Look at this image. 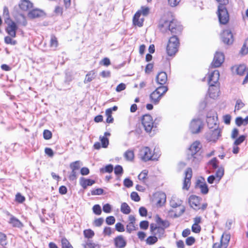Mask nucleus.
Returning a JSON list of instances; mask_svg holds the SVG:
<instances>
[{
	"label": "nucleus",
	"mask_w": 248,
	"mask_h": 248,
	"mask_svg": "<svg viewBox=\"0 0 248 248\" xmlns=\"http://www.w3.org/2000/svg\"><path fill=\"white\" fill-rule=\"evenodd\" d=\"M159 28L162 32L170 31L171 34H174L169 40L166 51L169 56H174L178 50L180 45L179 40L176 34L181 33L183 30L182 27L178 24L175 20H167L162 18L160 21Z\"/></svg>",
	"instance_id": "obj_1"
},
{
	"label": "nucleus",
	"mask_w": 248,
	"mask_h": 248,
	"mask_svg": "<svg viewBox=\"0 0 248 248\" xmlns=\"http://www.w3.org/2000/svg\"><path fill=\"white\" fill-rule=\"evenodd\" d=\"M201 148L202 145L198 141L194 142L189 147L187 159L192 165H197L202 160Z\"/></svg>",
	"instance_id": "obj_2"
},
{
	"label": "nucleus",
	"mask_w": 248,
	"mask_h": 248,
	"mask_svg": "<svg viewBox=\"0 0 248 248\" xmlns=\"http://www.w3.org/2000/svg\"><path fill=\"white\" fill-rule=\"evenodd\" d=\"M218 3L217 15L220 24L225 25L229 20V15L227 9L229 0H216Z\"/></svg>",
	"instance_id": "obj_3"
},
{
	"label": "nucleus",
	"mask_w": 248,
	"mask_h": 248,
	"mask_svg": "<svg viewBox=\"0 0 248 248\" xmlns=\"http://www.w3.org/2000/svg\"><path fill=\"white\" fill-rule=\"evenodd\" d=\"M155 149L153 154L151 149L148 147H144L141 150V159L144 161L157 160L159 157V152H155Z\"/></svg>",
	"instance_id": "obj_4"
},
{
	"label": "nucleus",
	"mask_w": 248,
	"mask_h": 248,
	"mask_svg": "<svg viewBox=\"0 0 248 248\" xmlns=\"http://www.w3.org/2000/svg\"><path fill=\"white\" fill-rule=\"evenodd\" d=\"M155 224H151L150 225L151 232H153L156 229H158V231H164L170 225V223L168 220L162 219L158 215L155 216Z\"/></svg>",
	"instance_id": "obj_5"
},
{
	"label": "nucleus",
	"mask_w": 248,
	"mask_h": 248,
	"mask_svg": "<svg viewBox=\"0 0 248 248\" xmlns=\"http://www.w3.org/2000/svg\"><path fill=\"white\" fill-rule=\"evenodd\" d=\"M203 123L201 119H193L190 124L189 129L192 133L198 134L203 128Z\"/></svg>",
	"instance_id": "obj_6"
},
{
	"label": "nucleus",
	"mask_w": 248,
	"mask_h": 248,
	"mask_svg": "<svg viewBox=\"0 0 248 248\" xmlns=\"http://www.w3.org/2000/svg\"><path fill=\"white\" fill-rule=\"evenodd\" d=\"M141 123L145 130L148 133L151 132L154 124L152 116L148 114L144 115L141 119Z\"/></svg>",
	"instance_id": "obj_7"
},
{
	"label": "nucleus",
	"mask_w": 248,
	"mask_h": 248,
	"mask_svg": "<svg viewBox=\"0 0 248 248\" xmlns=\"http://www.w3.org/2000/svg\"><path fill=\"white\" fill-rule=\"evenodd\" d=\"M5 23L7 25L5 29L6 32L11 37H15L16 36V32L18 29V27L16 23L12 20L9 21H5Z\"/></svg>",
	"instance_id": "obj_8"
},
{
	"label": "nucleus",
	"mask_w": 248,
	"mask_h": 248,
	"mask_svg": "<svg viewBox=\"0 0 248 248\" xmlns=\"http://www.w3.org/2000/svg\"><path fill=\"white\" fill-rule=\"evenodd\" d=\"M166 199V196L165 193L156 192L153 194L152 201L153 202H156L157 205L161 206L165 202Z\"/></svg>",
	"instance_id": "obj_9"
},
{
	"label": "nucleus",
	"mask_w": 248,
	"mask_h": 248,
	"mask_svg": "<svg viewBox=\"0 0 248 248\" xmlns=\"http://www.w3.org/2000/svg\"><path fill=\"white\" fill-rule=\"evenodd\" d=\"M224 61V54L220 52H216L215 54L213 61L211 63L212 66L214 67H218Z\"/></svg>",
	"instance_id": "obj_10"
},
{
	"label": "nucleus",
	"mask_w": 248,
	"mask_h": 248,
	"mask_svg": "<svg viewBox=\"0 0 248 248\" xmlns=\"http://www.w3.org/2000/svg\"><path fill=\"white\" fill-rule=\"evenodd\" d=\"M221 38L223 42L228 45L232 44L233 42L232 34L229 30L223 31L221 34Z\"/></svg>",
	"instance_id": "obj_11"
},
{
	"label": "nucleus",
	"mask_w": 248,
	"mask_h": 248,
	"mask_svg": "<svg viewBox=\"0 0 248 248\" xmlns=\"http://www.w3.org/2000/svg\"><path fill=\"white\" fill-rule=\"evenodd\" d=\"M202 198L196 195H191L188 199V202L190 206L195 210L200 209V202Z\"/></svg>",
	"instance_id": "obj_12"
},
{
	"label": "nucleus",
	"mask_w": 248,
	"mask_h": 248,
	"mask_svg": "<svg viewBox=\"0 0 248 248\" xmlns=\"http://www.w3.org/2000/svg\"><path fill=\"white\" fill-rule=\"evenodd\" d=\"M185 177L183 183V188L188 190L190 186V180L192 175V169L188 168L185 171Z\"/></svg>",
	"instance_id": "obj_13"
},
{
	"label": "nucleus",
	"mask_w": 248,
	"mask_h": 248,
	"mask_svg": "<svg viewBox=\"0 0 248 248\" xmlns=\"http://www.w3.org/2000/svg\"><path fill=\"white\" fill-rule=\"evenodd\" d=\"M219 78V73L217 70H214L209 75L208 84L209 86H214L217 84Z\"/></svg>",
	"instance_id": "obj_14"
},
{
	"label": "nucleus",
	"mask_w": 248,
	"mask_h": 248,
	"mask_svg": "<svg viewBox=\"0 0 248 248\" xmlns=\"http://www.w3.org/2000/svg\"><path fill=\"white\" fill-rule=\"evenodd\" d=\"M221 136L220 130L215 128L214 130L208 133L206 135V138L209 141L216 142Z\"/></svg>",
	"instance_id": "obj_15"
},
{
	"label": "nucleus",
	"mask_w": 248,
	"mask_h": 248,
	"mask_svg": "<svg viewBox=\"0 0 248 248\" xmlns=\"http://www.w3.org/2000/svg\"><path fill=\"white\" fill-rule=\"evenodd\" d=\"M161 90V88H156L153 92H152L149 96L150 102L156 105L159 103L162 96L159 94V91Z\"/></svg>",
	"instance_id": "obj_16"
},
{
	"label": "nucleus",
	"mask_w": 248,
	"mask_h": 248,
	"mask_svg": "<svg viewBox=\"0 0 248 248\" xmlns=\"http://www.w3.org/2000/svg\"><path fill=\"white\" fill-rule=\"evenodd\" d=\"M129 222L126 225V230L130 232L132 231H136L138 229V225L135 226L136 218L133 215H130L128 217Z\"/></svg>",
	"instance_id": "obj_17"
},
{
	"label": "nucleus",
	"mask_w": 248,
	"mask_h": 248,
	"mask_svg": "<svg viewBox=\"0 0 248 248\" xmlns=\"http://www.w3.org/2000/svg\"><path fill=\"white\" fill-rule=\"evenodd\" d=\"M196 188H200L201 190V192L203 194H206L208 193L209 191V189L206 183L204 181V179H203V181L201 180H198L195 186Z\"/></svg>",
	"instance_id": "obj_18"
},
{
	"label": "nucleus",
	"mask_w": 248,
	"mask_h": 248,
	"mask_svg": "<svg viewBox=\"0 0 248 248\" xmlns=\"http://www.w3.org/2000/svg\"><path fill=\"white\" fill-rule=\"evenodd\" d=\"M79 185L84 189L87 188V186H91L95 183V181L94 180L91 179H87L84 177H81L79 179Z\"/></svg>",
	"instance_id": "obj_19"
},
{
	"label": "nucleus",
	"mask_w": 248,
	"mask_h": 248,
	"mask_svg": "<svg viewBox=\"0 0 248 248\" xmlns=\"http://www.w3.org/2000/svg\"><path fill=\"white\" fill-rule=\"evenodd\" d=\"M33 4L29 0H21L19 3L20 9L23 11H27L31 8Z\"/></svg>",
	"instance_id": "obj_20"
},
{
	"label": "nucleus",
	"mask_w": 248,
	"mask_h": 248,
	"mask_svg": "<svg viewBox=\"0 0 248 248\" xmlns=\"http://www.w3.org/2000/svg\"><path fill=\"white\" fill-rule=\"evenodd\" d=\"M167 79V75L165 72H160L156 77V82L161 85H164L166 83Z\"/></svg>",
	"instance_id": "obj_21"
},
{
	"label": "nucleus",
	"mask_w": 248,
	"mask_h": 248,
	"mask_svg": "<svg viewBox=\"0 0 248 248\" xmlns=\"http://www.w3.org/2000/svg\"><path fill=\"white\" fill-rule=\"evenodd\" d=\"M7 215L11 217L9 223L11 224L13 227H20L22 226V223L17 218L15 217L14 216L11 215L9 212H7Z\"/></svg>",
	"instance_id": "obj_22"
},
{
	"label": "nucleus",
	"mask_w": 248,
	"mask_h": 248,
	"mask_svg": "<svg viewBox=\"0 0 248 248\" xmlns=\"http://www.w3.org/2000/svg\"><path fill=\"white\" fill-rule=\"evenodd\" d=\"M43 11L37 9H35L30 11L28 14V16L29 18L33 19L35 18H38L41 16L43 15Z\"/></svg>",
	"instance_id": "obj_23"
},
{
	"label": "nucleus",
	"mask_w": 248,
	"mask_h": 248,
	"mask_svg": "<svg viewBox=\"0 0 248 248\" xmlns=\"http://www.w3.org/2000/svg\"><path fill=\"white\" fill-rule=\"evenodd\" d=\"M115 246L119 248H123L126 245V241L122 235L118 236L115 239Z\"/></svg>",
	"instance_id": "obj_24"
},
{
	"label": "nucleus",
	"mask_w": 248,
	"mask_h": 248,
	"mask_svg": "<svg viewBox=\"0 0 248 248\" xmlns=\"http://www.w3.org/2000/svg\"><path fill=\"white\" fill-rule=\"evenodd\" d=\"M219 89L216 86H210L209 88V94L211 98H216L218 96Z\"/></svg>",
	"instance_id": "obj_25"
},
{
	"label": "nucleus",
	"mask_w": 248,
	"mask_h": 248,
	"mask_svg": "<svg viewBox=\"0 0 248 248\" xmlns=\"http://www.w3.org/2000/svg\"><path fill=\"white\" fill-rule=\"evenodd\" d=\"M95 77L96 73L94 70L89 71L86 75V77L84 80V83L86 84L92 81L95 78Z\"/></svg>",
	"instance_id": "obj_26"
},
{
	"label": "nucleus",
	"mask_w": 248,
	"mask_h": 248,
	"mask_svg": "<svg viewBox=\"0 0 248 248\" xmlns=\"http://www.w3.org/2000/svg\"><path fill=\"white\" fill-rule=\"evenodd\" d=\"M230 237L231 236L229 233H222L219 243L227 247Z\"/></svg>",
	"instance_id": "obj_27"
},
{
	"label": "nucleus",
	"mask_w": 248,
	"mask_h": 248,
	"mask_svg": "<svg viewBox=\"0 0 248 248\" xmlns=\"http://www.w3.org/2000/svg\"><path fill=\"white\" fill-rule=\"evenodd\" d=\"M148 172V170H142L140 172V175H142L141 179L140 178V182L142 181L143 183L145 184L146 186L147 187L149 185V182L148 181L149 177H146V176H147Z\"/></svg>",
	"instance_id": "obj_28"
},
{
	"label": "nucleus",
	"mask_w": 248,
	"mask_h": 248,
	"mask_svg": "<svg viewBox=\"0 0 248 248\" xmlns=\"http://www.w3.org/2000/svg\"><path fill=\"white\" fill-rule=\"evenodd\" d=\"M82 165V163L80 161L78 160L71 163L69 167L71 170L78 171Z\"/></svg>",
	"instance_id": "obj_29"
},
{
	"label": "nucleus",
	"mask_w": 248,
	"mask_h": 248,
	"mask_svg": "<svg viewBox=\"0 0 248 248\" xmlns=\"http://www.w3.org/2000/svg\"><path fill=\"white\" fill-rule=\"evenodd\" d=\"M121 211L123 214H128L131 212V209L127 203L123 202L121 205Z\"/></svg>",
	"instance_id": "obj_30"
},
{
	"label": "nucleus",
	"mask_w": 248,
	"mask_h": 248,
	"mask_svg": "<svg viewBox=\"0 0 248 248\" xmlns=\"http://www.w3.org/2000/svg\"><path fill=\"white\" fill-rule=\"evenodd\" d=\"M247 70L246 66L244 64L239 65L236 68V71L237 74L240 76H243L244 75L245 72Z\"/></svg>",
	"instance_id": "obj_31"
},
{
	"label": "nucleus",
	"mask_w": 248,
	"mask_h": 248,
	"mask_svg": "<svg viewBox=\"0 0 248 248\" xmlns=\"http://www.w3.org/2000/svg\"><path fill=\"white\" fill-rule=\"evenodd\" d=\"M150 8L148 6H142L140 7V15L146 16L150 13Z\"/></svg>",
	"instance_id": "obj_32"
},
{
	"label": "nucleus",
	"mask_w": 248,
	"mask_h": 248,
	"mask_svg": "<svg viewBox=\"0 0 248 248\" xmlns=\"http://www.w3.org/2000/svg\"><path fill=\"white\" fill-rule=\"evenodd\" d=\"M113 166L111 164L107 165L105 167L100 168V172L104 173L105 172L110 173L113 171Z\"/></svg>",
	"instance_id": "obj_33"
},
{
	"label": "nucleus",
	"mask_w": 248,
	"mask_h": 248,
	"mask_svg": "<svg viewBox=\"0 0 248 248\" xmlns=\"http://www.w3.org/2000/svg\"><path fill=\"white\" fill-rule=\"evenodd\" d=\"M105 114L107 117L106 122L109 124L112 123L113 122L114 119L112 116V113L111 112L110 109H107L105 112Z\"/></svg>",
	"instance_id": "obj_34"
},
{
	"label": "nucleus",
	"mask_w": 248,
	"mask_h": 248,
	"mask_svg": "<svg viewBox=\"0 0 248 248\" xmlns=\"http://www.w3.org/2000/svg\"><path fill=\"white\" fill-rule=\"evenodd\" d=\"M134 153L132 151L127 150L124 154V157L126 160L131 161L134 158Z\"/></svg>",
	"instance_id": "obj_35"
},
{
	"label": "nucleus",
	"mask_w": 248,
	"mask_h": 248,
	"mask_svg": "<svg viewBox=\"0 0 248 248\" xmlns=\"http://www.w3.org/2000/svg\"><path fill=\"white\" fill-rule=\"evenodd\" d=\"M224 173V168L222 167L218 168L215 174V175L216 177L218 179V181L221 179L222 177L223 176Z\"/></svg>",
	"instance_id": "obj_36"
},
{
	"label": "nucleus",
	"mask_w": 248,
	"mask_h": 248,
	"mask_svg": "<svg viewBox=\"0 0 248 248\" xmlns=\"http://www.w3.org/2000/svg\"><path fill=\"white\" fill-rule=\"evenodd\" d=\"M140 10H138L135 13L133 18V23L135 26H140Z\"/></svg>",
	"instance_id": "obj_37"
},
{
	"label": "nucleus",
	"mask_w": 248,
	"mask_h": 248,
	"mask_svg": "<svg viewBox=\"0 0 248 248\" xmlns=\"http://www.w3.org/2000/svg\"><path fill=\"white\" fill-rule=\"evenodd\" d=\"M78 174V171H76L75 170H71V171L68 176L69 180L71 181H76V180L77 179Z\"/></svg>",
	"instance_id": "obj_38"
},
{
	"label": "nucleus",
	"mask_w": 248,
	"mask_h": 248,
	"mask_svg": "<svg viewBox=\"0 0 248 248\" xmlns=\"http://www.w3.org/2000/svg\"><path fill=\"white\" fill-rule=\"evenodd\" d=\"M241 53L243 54L248 53V38L246 39L241 50Z\"/></svg>",
	"instance_id": "obj_39"
},
{
	"label": "nucleus",
	"mask_w": 248,
	"mask_h": 248,
	"mask_svg": "<svg viewBox=\"0 0 248 248\" xmlns=\"http://www.w3.org/2000/svg\"><path fill=\"white\" fill-rule=\"evenodd\" d=\"M62 248H73L69 242L65 238L62 239Z\"/></svg>",
	"instance_id": "obj_40"
},
{
	"label": "nucleus",
	"mask_w": 248,
	"mask_h": 248,
	"mask_svg": "<svg viewBox=\"0 0 248 248\" xmlns=\"http://www.w3.org/2000/svg\"><path fill=\"white\" fill-rule=\"evenodd\" d=\"M93 213L96 215H100L102 213L101 206L99 204H95L93 207Z\"/></svg>",
	"instance_id": "obj_41"
},
{
	"label": "nucleus",
	"mask_w": 248,
	"mask_h": 248,
	"mask_svg": "<svg viewBox=\"0 0 248 248\" xmlns=\"http://www.w3.org/2000/svg\"><path fill=\"white\" fill-rule=\"evenodd\" d=\"M58 45V42L57 38L53 35L51 36L50 46L51 47L56 48Z\"/></svg>",
	"instance_id": "obj_42"
},
{
	"label": "nucleus",
	"mask_w": 248,
	"mask_h": 248,
	"mask_svg": "<svg viewBox=\"0 0 248 248\" xmlns=\"http://www.w3.org/2000/svg\"><path fill=\"white\" fill-rule=\"evenodd\" d=\"M3 16L5 18V21H9L12 20L10 16L8 8L6 6L4 7L3 8Z\"/></svg>",
	"instance_id": "obj_43"
},
{
	"label": "nucleus",
	"mask_w": 248,
	"mask_h": 248,
	"mask_svg": "<svg viewBox=\"0 0 248 248\" xmlns=\"http://www.w3.org/2000/svg\"><path fill=\"white\" fill-rule=\"evenodd\" d=\"M157 241V238L155 236H149L146 240L147 244L149 245H153L156 243Z\"/></svg>",
	"instance_id": "obj_44"
},
{
	"label": "nucleus",
	"mask_w": 248,
	"mask_h": 248,
	"mask_svg": "<svg viewBox=\"0 0 248 248\" xmlns=\"http://www.w3.org/2000/svg\"><path fill=\"white\" fill-rule=\"evenodd\" d=\"M101 141L102 147L103 148H107L109 144L108 139L105 137H100Z\"/></svg>",
	"instance_id": "obj_45"
},
{
	"label": "nucleus",
	"mask_w": 248,
	"mask_h": 248,
	"mask_svg": "<svg viewBox=\"0 0 248 248\" xmlns=\"http://www.w3.org/2000/svg\"><path fill=\"white\" fill-rule=\"evenodd\" d=\"M87 247L89 248H100V246L98 245L92 243L89 240H88L86 243L84 245V247L85 248H86Z\"/></svg>",
	"instance_id": "obj_46"
},
{
	"label": "nucleus",
	"mask_w": 248,
	"mask_h": 248,
	"mask_svg": "<svg viewBox=\"0 0 248 248\" xmlns=\"http://www.w3.org/2000/svg\"><path fill=\"white\" fill-rule=\"evenodd\" d=\"M4 42L6 44H10L12 45H16L17 44V41L15 40H13L11 36H6L4 37Z\"/></svg>",
	"instance_id": "obj_47"
},
{
	"label": "nucleus",
	"mask_w": 248,
	"mask_h": 248,
	"mask_svg": "<svg viewBox=\"0 0 248 248\" xmlns=\"http://www.w3.org/2000/svg\"><path fill=\"white\" fill-rule=\"evenodd\" d=\"M114 173L116 175H121L123 173V167L119 165H116L114 168Z\"/></svg>",
	"instance_id": "obj_48"
},
{
	"label": "nucleus",
	"mask_w": 248,
	"mask_h": 248,
	"mask_svg": "<svg viewBox=\"0 0 248 248\" xmlns=\"http://www.w3.org/2000/svg\"><path fill=\"white\" fill-rule=\"evenodd\" d=\"M43 137L46 140H50L52 138V133L47 129H45L43 132Z\"/></svg>",
	"instance_id": "obj_49"
},
{
	"label": "nucleus",
	"mask_w": 248,
	"mask_h": 248,
	"mask_svg": "<svg viewBox=\"0 0 248 248\" xmlns=\"http://www.w3.org/2000/svg\"><path fill=\"white\" fill-rule=\"evenodd\" d=\"M217 164L218 160L216 157H214L208 162V164L211 165L214 169H216L218 167Z\"/></svg>",
	"instance_id": "obj_50"
},
{
	"label": "nucleus",
	"mask_w": 248,
	"mask_h": 248,
	"mask_svg": "<svg viewBox=\"0 0 248 248\" xmlns=\"http://www.w3.org/2000/svg\"><path fill=\"white\" fill-rule=\"evenodd\" d=\"M25 201V198L20 193H17L16 195V201L18 203H23Z\"/></svg>",
	"instance_id": "obj_51"
},
{
	"label": "nucleus",
	"mask_w": 248,
	"mask_h": 248,
	"mask_svg": "<svg viewBox=\"0 0 248 248\" xmlns=\"http://www.w3.org/2000/svg\"><path fill=\"white\" fill-rule=\"evenodd\" d=\"M104 192V190L101 188H98L91 191L92 195H100Z\"/></svg>",
	"instance_id": "obj_52"
},
{
	"label": "nucleus",
	"mask_w": 248,
	"mask_h": 248,
	"mask_svg": "<svg viewBox=\"0 0 248 248\" xmlns=\"http://www.w3.org/2000/svg\"><path fill=\"white\" fill-rule=\"evenodd\" d=\"M244 104L242 102V101L238 99L236 101V104L235 106V110H239L241 108L244 107Z\"/></svg>",
	"instance_id": "obj_53"
},
{
	"label": "nucleus",
	"mask_w": 248,
	"mask_h": 248,
	"mask_svg": "<svg viewBox=\"0 0 248 248\" xmlns=\"http://www.w3.org/2000/svg\"><path fill=\"white\" fill-rule=\"evenodd\" d=\"M246 136L244 135L240 136L238 138H237L235 141L234 142V145H240L245 140Z\"/></svg>",
	"instance_id": "obj_54"
},
{
	"label": "nucleus",
	"mask_w": 248,
	"mask_h": 248,
	"mask_svg": "<svg viewBox=\"0 0 248 248\" xmlns=\"http://www.w3.org/2000/svg\"><path fill=\"white\" fill-rule=\"evenodd\" d=\"M133 182L128 178H125L124 181V186L128 188L133 186Z\"/></svg>",
	"instance_id": "obj_55"
},
{
	"label": "nucleus",
	"mask_w": 248,
	"mask_h": 248,
	"mask_svg": "<svg viewBox=\"0 0 248 248\" xmlns=\"http://www.w3.org/2000/svg\"><path fill=\"white\" fill-rule=\"evenodd\" d=\"M106 222L108 225H112L115 222V218L113 216L108 217L106 219Z\"/></svg>",
	"instance_id": "obj_56"
},
{
	"label": "nucleus",
	"mask_w": 248,
	"mask_h": 248,
	"mask_svg": "<svg viewBox=\"0 0 248 248\" xmlns=\"http://www.w3.org/2000/svg\"><path fill=\"white\" fill-rule=\"evenodd\" d=\"M0 242L2 246H5L7 244L6 236L5 233H0Z\"/></svg>",
	"instance_id": "obj_57"
},
{
	"label": "nucleus",
	"mask_w": 248,
	"mask_h": 248,
	"mask_svg": "<svg viewBox=\"0 0 248 248\" xmlns=\"http://www.w3.org/2000/svg\"><path fill=\"white\" fill-rule=\"evenodd\" d=\"M103 210L105 213H109L111 211V205L108 203H106L103 206Z\"/></svg>",
	"instance_id": "obj_58"
},
{
	"label": "nucleus",
	"mask_w": 248,
	"mask_h": 248,
	"mask_svg": "<svg viewBox=\"0 0 248 248\" xmlns=\"http://www.w3.org/2000/svg\"><path fill=\"white\" fill-rule=\"evenodd\" d=\"M130 197L131 199L135 202L140 201V196L136 192H132L131 193Z\"/></svg>",
	"instance_id": "obj_59"
},
{
	"label": "nucleus",
	"mask_w": 248,
	"mask_h": 248,
	"mask_svg": "<svg viewBox=\"0 0 248 248\" xmlns=\"http://www.w3.org/2000/svg\"><path fill=\"white\" fill-rule=\"evenodd\" d=\"M116 230L119 232H123L124 231V225L120 222L117 223L115 224Z\"/></svg>",
	"instance_id": "obj_60"
},
{
	"label": "nucleus",
	"mask_w": 248,
	"mask_h": 248,
	"mask_svg": "<svg viewBox=\"0 0 248 248\" xmlns=\"http://www.w3.org/2000/svg\"><path fill=\"white\" fill-rule=\"evenodd\" d=\"M195 239L192 236L188 237L186 240V244L188 246H191L195 243Z\"/></svg>",
	"instance_id": "obj_61"
},
{
	"label": "nucleus",
	"mask_w": 248,
	"mask_h": 248,
	"mask_svg": "<svg viewBox=\"0 0 248 248\" xmlns=\"http://www.w3.org/2000/svg\"><path fill=\"white\" fill-rule=\"evenodd\" d=\"M126 88V85L124 83H121L119 84L116 88V91L117 92H120L124 90Z\"/></svg>",
	"instance_id": "obj_62"
},
{
	"label": "nucleus",
	"mask_w": 248,
	"mask_h": 248,
	"mask_svg": "<svg viewBox=\"0 0 248 248\" xmlns=\"http://www.w3.org/2000/svg\"><path fill=\"white\" fill-rule=\"evenodd\" d=\"M201 229V226L198 224H194L192 226V230L193 232H200Z\"/></svg>",
	"instance_id": "obj_63"
},
{
	"label": "nucleus",
	"mask_w": 248,
	"mask_h": 248,
	"mask_svg": "<svg viewBox=\"0 0 248 248\" xmlns=\"http://www.w3.org/2000/svg\"><path fill=\"white\" fill-rule=\"evenodd\" d=\"M153 68V64L152 63H148L146 65L145 72L146 74H149L152 71Z\"/></svg>",
	"instance_id": "obj_64"
}]
</instances>
